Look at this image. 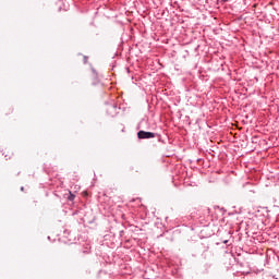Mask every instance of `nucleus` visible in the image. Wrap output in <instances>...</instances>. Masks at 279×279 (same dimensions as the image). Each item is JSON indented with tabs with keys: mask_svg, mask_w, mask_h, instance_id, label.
<instances>
[{
	"mask_svg": "<svg viewBox=\"0 0 279 279\" xmlns=\"http://www.w3.org/2000/svg\"><path fill=\"white\" fill-rule=\"evenodd\" d=\"M138 138H155L156 134L147 131H140L137 133Z\"/></svg>",
	"mask_w": 279,
	"mask_h": 279,
	"instance_id": "f257e3e1",
	"label": "nucleus"
},
{
	"mask_svg": "<svg viewBox=\"0 0 279 279\" xmlns=\"http://www.w3.org/2000/svg\"><path fill=\"white\" fill-rule=\"evenodd\" d=\"M3 154H4V157L7 158V160H10L12 158V156H14V153H12V150H7Z\"/></svg>",
	"mask_w": 279,
	"mask_h": 279,
	"instance_id": "f03ea898",
	"label": "nucleus"
},
{
	"mask_svg": "<svg viewBox=\"0 0 279 279\" xmlns=\"http://www.w3.org/2000/svg\"><path fill=\"white\" fill-rule=\"evenodd\" d=\"M68 199H69L70 202H73V199H75V196L70 192V197H68Z\"/></svg>",
	"mask_w": 279,
	"mask_h": 279,
	"instance_id": "7ed1b4c3",
	"label": "nucleus"
},
{
	"mask_svg": "<svg viewBox=\"0 0 279 279\" xmlns=\"http://www.w3.org/2000/svg\"><path fill=\"white\" fill-rule=\"evenodd\" d=\"M85 197L88 195V192H84Z\"/></svg>",
	"mask_w": 279,
	"mask_h": 279,
	"instance_id": "20e7f679",
	"label": "nucleus"
}]
</instances>
